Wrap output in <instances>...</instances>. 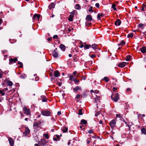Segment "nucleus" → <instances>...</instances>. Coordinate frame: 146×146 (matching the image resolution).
I'll list each match as a JSON object with an SVG mask.
<instances>
[{
	"label": "nucleus",
	"mask_w": 146,
	"mask_h": 146,
	"mask_svg": "<svg viewBox=\"0 0 146 146\" xmlns=\"http://www.w3.org/2000/svg\"><path fill=\"white\" fill-rule=\"evenodd\" d=\"M41 113L43 116H49L51 115V113L50 111L46 110L41 111Z\"/></svg>",
	"instance_id": "f257e3e1"
},
{
	"label": "nucleus",
	"mask_w": 146,
	"mask_h": 146,
	"mask_svg": "<svg viewBox=\"0 0 146 146\" xmlns=\"http://www.w3.org/2000/svg\"><path fill=\"white\" fill-rule=\"evenodd\" d=\"M111 98L115 102H117L119 98L118 93L113 94L111 96Z\"/></svg>",
	"instance_id": "f03ea898"
},
{
	"label": "nucleus",
	"mask_w": 146,
	"mask_h": 146,
	"mask_svg": "<svg viewBox=\"0 0 146 146\" xmlns=\"http://www.w3.org/2000/svg\"><path fill=\"white\" fill-rule=\"evenodd\" d=\"M52 56L54 58H56L58 57V53L57 50V48H56L54 50L52 51Z\"/></svg>",
	"instance_id": "7ed1b4c3"
},
{
	"label": "nucleus",
	"mask_w": 146,
	"mask_h": 146,
	"mask_svg": "<svg viewBox=\"0 0 146 146\" xmlns=\"http://www.w3.org/2000/svg\"><path fill=\"white\" fill-rule=\"evenodd\" d=\"M23 111L24 113L27 115H29L31 113L30 110L26 107L23 108Z\"/></svg>",
	"instance_id": "20e7f679"
},
{
	"label": "nucleus",
	"mask_w": 146,
	"mask_h": 146,
	"mask_svg": "<svg viewBox=\"0 0 146 146\" xmlns=\"http://www.w3.org/2000/svg\"><path fill=\"white\" fill-rule=\"evenodd\" d=\"M146 26V24H143L142 23H139L138 25V27L141 28L142 29H143L145 27V26ZM144 35L146 36V31L143 33Z\"/></svg>",
	"instance_id": "39448f33"
},
{
	"label": "nucleus",
	"mask_w": 146,
	"mask_h": 146,
	"mask_svg": "<svg viewBox=\"0 0 146 146\" xmlns=\"http://www.w3.org/2000/svg\"><path fill=\"white\" fill-rule=\"evenodd\" d=\"M116 121L115 120H112L110 123V124L111 127L112 128L114 127L115 126Z\"/></svg>",
	"instance_id": "423d86ee"
},
{
	"label": "nucleus",
	"mask_w": 146,
	"mask_h": 146,
	"mask_svg": "<svg viewBox=\"0 0 146 146\" xmlns=\"http://www.w3.org/2000/svg\"><path fill=\"white\" fill-rule=\"evenodd\" d=\"M30 132V130L27 127H26L25 129V131L23 132L24 135L26 136L29 134Z\"/></svg>",
	"instance_id": "0eeeda50"
},
{
	"label": "nucleus",
	"mask_w": 146,
	"mask_h": 146,
	"mask_svg": "<svg viewBox=\"0 0 146 146\" xmlns=\"http://www.w3.org/2000/svg\"><path fill=\"white\" fill-rule=\"evenodd\" d=\"M9 144L11 146H14V141L11 137H9L8 139Z\"/></svg>",
	"instance_id": "6e6552de"
},
{
	"label": "nucleus",
	"mask_w": 146,
	"mask_h": 146,
	"mask_svg": "<svg viewBox=\"0 0 146 146\" xmlns=\"http://www.w3.org/2000/svg\"><path fill=\"white\" fill-rule=\"evenodd\" d=\"M17 61V58L14 59L11 58L9 60V64H12L13 62L15 63Z\"/></svg>",
	"instance_id": "1a4fd4ad"
},
{
	"label": "nucleus",
	"mask_w": 146,
	"mask_h": 146,
	"mask_svg": "<svg viewBox=\"0 0 146 146\" xmlns=\"http://www.w3.org/2000/svg\"><path fill=\"white\" fill-rule=\"evenodd\" d=\"M86 19L88 21H90L92 20V17L91 15H88L86 17Z\"/></svg>",
	"instance_id": "9d476101"
},
{
	"label": "nucleus",
	"mask_w": 146,
	"mask_h": 146,
	"mask_svg": "<svg viewBox=\"0 0 146 146\" xmlns=\"http://www.w3.org/2000/svg\"><path fill=\"white\" fill-rule=\"evenodd\" d=\"M40 141L41 144L43 146H46V140L44 138L41 139Z\"/></svg>",
	"instance_id": "9b49d317"
},
{
	"label": "nucleus",
	"mask_w": 146,
	"mask_h": 146,
	"mask_svg": "<svg viewBox=\"0 0 146 146\" xmlns=\"http://www.w3.org/2000/svg\"><path fill=\"white\" fill-rule=\"evenodd\" d=\"M82 88L81 87L79 86H77L76 87L74 88L73 89V91L74 92H76L78 90H81Z\"/></svg>",
	"instance_id": "f8f14e48"
},
{
	"label": "nucleus",
	"mask_w": 146,
	"mask_h": 146,
	"mask_svg": "<svg viewBox=\"0 0 146 146\" xmlns=\"http://www.w3.org/2000/svg\"><path fill=\"white\" fill-rule=\"evenodd\" d=\"M126 63L125 62H123L118 64L117 66L121 68L124 67L126 65Z\"/></svg>",
	"instance_id": "ddd939ff"
},
{
	"label": "nucleus",
	"mask_w": 146,
	"mask_h": 146,
	"mask_svg": "<svg viewBox=\"0 0 146 146\" xmlns=\"http://www.w3.org/2000/svg\"><path fill=\"white\" fill-rule=\"evenodd\" d=\"M40 17V15L35 14L33 17V19L34 20H36L37 19H39Z\"/></svg>",
	"instance_id": "4468645a"
},
{
	"label": "nucleus",
	"mask_w": 146,
	"mask_h": 146,
	"mask_svg": "<svg viewBox=\"0 0 146 146\" xmlns=\"http://www.w3.org/2000/svg\"><path fill=\"white\" fill-rule=\"evenodd\" d=\"M60 75V74L58 70L55 71L54 72V76L56 77H58Z\"/></svg>",
	"instance_id": "2eb2a0df"
},
{
	"label": "nucleus",
	"mask_w": 146,
	"mask_h": 146,
	"mask_svg": "<svg viewBox=\"0 0 146 146\" xmlns=\"http://www.w3.org/2000/svg\"><path fill=\"white\" fill-rule=\"evenodd\" d=\"M59 47L63 51H64L66 49L65 46L63 44H60L59 46Z\"/></svg>",
	"instance_id": "dca6fc26"
},
{
	"label": "nucleus",
	"mask_w": 146,
	"mask_h": 146,
	"mask_svg": "<svg viewBox=\"0 0 146 146\" xmlns=\"http://www.w3.org/2000/svg\"><path fill=\"white\" fill-rule=\"evenodd\" d=\"M121 23V21L119 19H118L117 20V21H116L115 22V24L116 26H117V25L119 26L120 25Z\"/></svg>",
	"instance_id": "f3484780"
},
{
	"label": "nucleus",
	"mask_w": 146,
	"mask_h": 146,
	"mask_svg": "<svg viewBox=\"0 0 146 146\" xmlns=\"http://www.w3.org/2000/svg\"><path fill=\"white\" fill-rule=\"evenodd\" d=\"M55 6V4L53 3H52L48 6V8L50 9H51L52 8H54Z\"/></svg>",
	"instance_id": "a211bd4d"
},
{
	"label": "nucleus",
	"mask_w": 146,
	"mask_h": 146,
	"mask_svg": "<svg viewBox=\"0 0 146 146\" xmlns=\"http://www.w3.org/2000/svg\"><path fill=\"white\" fill-rule=\"evenodd\" d=\"M141 51L143 53H144L146 52V47H143L141 48Z\"/></svg>",
	"instance_id": "6ab92c4d"
},
{
	"label": "nucleus",
	"mask_w": 146,
	"mask_h": 146,
	"mask_svg": "<svg viewBox=\"0 0 146 146\" xmlns=\"http://www.w3.org/2000/svg\"><path fill=\"white\" fill-rule=\"evenodd\" d=\"M74 17V15H69V17L68 18V20L70 21H73V18Z\"/></svg>",
	"instance_id": "aec40b11"
},
{
	"label": "nucleus",
	"mask_w": 146,
	"mask_h": 146,
	"mask_svg": "<svg viewBox=\"0 0 146 146\" xmlns=\"http://www.w3.org/2000/svg\"><path fill=\"white\" fill-rule=\"evenodd\" d=\"M41 99L43 102H46V98L45 96H41Z\"/></svg>",
	"instance_id": "412c9836"
},
{
	"label": "nucleus",
	"mask_w": 146,
	"mask_h": 146,
	"mask_svg": "<svg viewBox=\"0 0 146 146\" xmlns=\"http://www.w3.org/2000/svg\"><path fill=\"white\" fill-rule=\"evenodd\" d=\"M91 47H92L94 50H95L98 48V45L96 44H93L92 45H91Z\"/></svg>",
	"instance_id": "4be33fe9"
},
{
	"label": "nucleus",
	"mask_w": 146,
	"mask_h": 146,
	"mask_svg": "<svg viewBox=\"0 0 146 146\" xmlns=\"http://www.w3.org/2000/svg\"><path fill=\"white\" fill-rule=\"evenodd\" d=\"M104 16V15L103 14H100V13H98V14L97 19L98 20H100L101 19L100 17H103Z\"/></svg>",
	"instance_id": "5701e85b"
},
{
	"label": "nucleus",
	"mask_w": 146,
	"mask_h": 146,
	"mask_svg": "<svg viewBox=\"0 0 146 146\" xmlns=\"http://www.w3.org/2000/svg\"><path fill=\"white\" fill-rule=\"evenodd\" d=\"M62 131L64 133H65L67 131L68 129L67 127H66L65 126L63 127L62 128Z\"/></svg>",
	"instance_id": "b1692460"
},
{
	"label": "nucleus",
	"mask_w": 146,
	"mask_h": 146,
	"mask_svg": "<svg viewBox=\"0 0 146 146\" xmlns=\"http://www.w3.org/2000/svg\"><path fill=\"white\" fill-rule=\"evenodd\" d=\"M38 124L36 122L34 123V124L33 125V127L35 129H37L38 128Z\"/></svg>",
	"instance_id": "393cba45"
},
{
	"label": "nucleus",
	"mask_w": 146,
	"mask_h": 146,
	"mask_svg": "<svg viewBox=\"0 0 146 146\" xmlns=\"http://www.w3.org/2000/svg\"><path fill=\"white\" fill-rule=\"evenodd\" d=\"M87 123V121L86 120L84 119H82L81 121L80 124H86Z\"/></svg>",
	"instance_id": "a878e982"
},
{
	"label": "nucleus",
	"mask_w": 146,
	"mask_h": 146,
	"mask_svg": "<svg viewBox=\"0 0 146 146\" xmlns=\"http://www.w3.org/2000/svg\"><path fill=\"white\" fill-rule=\"evenodd\" d=\"M75 8L78 10H80L81 9V7L79 4H76V5L75 6Z\"/></svg>",
	"instance_id": "bb28decb"
},
{
	"label": "nucleus",
	"mask_w": 146,
	"mask_h": 146,
	"mask_svg": "<svg viewBox=\"0 0 146 146\" xmlns=\"http://www.w3.org/2000/svg\"><path fill=\"white\" fill-rule=\"evenodd\" d=\"M7 84L8 86H11L13 85V82L10 81H8L7 82Z\"/></svg>",
	"instance_id": "cd10ccee"
},
{
	"label": "nucleus",
	"mask_w": 146,
	"mask_h": 146,
	"mask_svg": "<svg viewBox=\"0 0 146 146\" xmlns=\"http://www.w3.org/2000/svg\"><path fill=\"white\" fill-rule=\"evenodd\" d=\"M142 133L144 134H146V129L144 128H143L141 129Z\"/></svg>",
	"instance_id": "c85d7f7f"
},
{
	"label": "nucleus",
	"mask_w": 146,
	"mask_h": 146,
	"mask_svg": "<svg viewBox=\"0 0 146 146\" xmlns=\"http://www.w3.org/2000/svg\"><path fill=\"white\" fill-rule=\"evenodd\" d=\"M20 78H21L24 79L26 77V75L24 73L22 74L20 76Z\"/></svg>",
	"instance_id": "c756f323"
},
{
	"label": "nucleus",
	"mask_w": 146,
	"mask_h": 146,
	"mask_svg": "<svg viewBox=\"0 0 146 146\" xmlns=\"http://www.w3.org/2000/svg\"><path fill=\"white\" fill-rule=\"evenodd\" d=\"M84 47L86 48V49H88L90 48H91V45L89 44L85 45L84 46Z\"/></svg>",
	"instance_id": "7c9ffc66"
},
{
	"label": "nucleus",
	"mask_w": 146,
	"mask_h": 146,
	"mask_svg": "<svg viewBox=\"0 0 146 146\" xmlns=\"http://www.w3.org/2000/svg\"><path fill=\"white\" fill-rule=\"evenodd\" d=\"M125 44V42L123 40H122L121 41V42L119 44H118V45L119 46H123Z\"/></svg>",
	"instance_id": "2f4dec72"
},
{
	"label": "nucleus",
	"mask_w": 146,
	"mask_h": 146,
	"mask_svg": "<svg viewBox=\"0 0 146 146\" xmlns=\"http://www.w3.org/2000/svg\"><path fill=\"white\" fill-rule=\"evenodd\" d=\"M103 80H104L106 82H108L109 79L108 77H105L102 79Z\"/></svg>",
	"instance_id": "473e14b6"
},
{
	"label": "nucleus",
	"mask_w": 146,
	"mask_h": 146,
	"mask_svg": "<svg viewBox=\"0 0 146 146\" xmlns=\"http://www.w3.org/2000/svg\"><path fill=\"white\" fill-rule=\"evenodd\" d=\"M125 60L127 61H130L131 60V56L130 55L127 56L125 59Z\"/></svg>",
	"instance_id": "72a5a7b5"
},
{
	"label": "nucleus",
	"mask_w": 146,
	"mask_h": 146,
	"mask_svg": "<svg viewBox=\"0 0 146 146\" xmlns=\"http://www.w3.org/2000/svg\"><path fill=\"white\" fill-rule=\"evenodd\" d=\"M73 81L75 82V84L77 85L79 84H78L77 83L80 82L79 80H77L76 78L74 79Z\"/></svg>",
	"instance_id": "f704fd0d"
},
{
	"label": "nucleus",
	"mask_w": 146,
	"mask_h": 146,
	"mask_svg": "<svg viewBox=\"0 0 146 146\" xmlns=\"http://www.w3.org/2000/svg\"><path fill=\"white\" fill-rule=\"evenodd\" d=\"M43 136L45 137L46 139H48L49 138L48 135L47 133L44 134Z\"/></svg>",
	"instance_id": "c9c22d12"
},
{
	"label": "nucleus",
	"mask_w": 146,
	"mask_h": 146,
	"mask_svg": "<svg viewBox=\"0 0 146 146\" xmlns=\"http://www.w3.org/2000/svg\"><path fill=\"white\" fill-rule=\"evenodd\" d=\"M78 115H82L83 113H82V109H80L78 110Z\"/></svg>",
	"instance_id": "e433bc0d"
},
{
	"label": "nucleus",
	"mask_w": 146,
	"mask_h": 146,
	"mask_svg": "<svg viewBox=\"0 0 146 146\" xmlns=\"http://www.w3.org/2000/svg\"><path fill=\"white\" fill-rule=\"evenodd\" d=\"M133 36V35L132 33H130L129 34L127 35V37L129 38H132Z\"/></svg>",
	"instance_id": "4c0bfd02"
},
{
	"label": "nucleus",
	"mask_w": 146,
	"mask_h": 146,
	"mask_svg": "<svg viewBox=\"0 0 146 146\" xmlns=\"http://www.w3.org/2000/svg\"><path fill=\"white\" fill-rule=\"evenodd\" d=\"M116 6V5L114 4H112V5L111 7L114 10H115L117 9L116 8H115Z\"/></svg>",
	"instance_id": "58836bf2"
},
{
	"label": "nucleus",
	"mask_w": 146,
	"mask_h": 146,
	"mask_svg": "<svg viewBox=\"0 0 146 146\" xmlns=\"http://www.w3.org/2000/svg\"><path fill=\"white\" fill-rule=\"evenodd\" d=\"M18 64L19 65H20L19 67L21 68H22L23 66V64L22 62H18Z\"/></svg>",
	"instance_id": "ea45409f"
},
{
	"label": "nucleus",
	"mask_w": 146,
	"mask_h": 146,
	"mask_svg": "<svg viewBox=\"0 0 146 146\" xmlns=\"http://www.w3.org/2000/svg\"><path fill=\"white\" fill-rule=\"evenodd\" d=\"M4 90H0V94L2 96H3L5 95V93L4 92Z\"/></svg>",
	"instance_id": "a19ab883"
},
{
	"label": "nucleus",
	"mask_w": 146,
	"mask_h": 146,
	"mask_svg": "<svg viewBox=\"0 0 146 146\" xmlns=\"http://www.w3.org/2000/svg\"><path fill=\"white\" fill-rule=\"evenodd\" d=\"M100 98V97L99 96L98 97H97L95 98V101L97 102V101L99 100Z\"/></svg>",
	"instance_id": "79ce46f5"
},
{
	"label": "nucleus",
	"mask_w": 146,
	"mask_h": 146,
	"mask_svg": "<svg viewBox=\"0 0 146 146\" xmlns=\"http://www.w3.org/2000/svg\"><path fill=\"white\" fill-rule=\"evenodd\" d=\"M69 78H70V80H73V81H74V76H72V75L70 76Z\"/></svg>",
	"instance_id": "37998d69"
},
{
	"label": "nucleus",
	"mask_w": 146,
	"mask_h": 146,
	"mask_svg": "<svg viewBox=\"0 0 146 146\" xmlns=\"http://www.w3.org/2000/svg\"><path fill=\"white\" fill-rule=\"evenodd\" d=\"M92 9L93 7L92 6H91L88 10V11L89 12H93V11Z\"/></svg>",
	"instance_id": "c03bdc74"
},
{
	"label": "nucleus",
	"mask_w": 146,
	"mask_h": 146,
	"mask_svg": "<svg viewBox=\"0 0 146 146\" xmlns=\"http://www.w3.org/2000/svg\"><path fill=\"white\" fill-rule=\"evenodd\" d=\"M80 95L78 94L75 97V99H78L80 98Z\"/></svg>",
	"instance_id": "a18cd8bd"
},
{
	"label": "nucleus",
	"mask_w": 146,
	"mask_h": 146,
	"mask_svg": "<svg viewBox=\"0 0 146 146\" xmlns=\"http://www.w3.org/2000/svg\"><path fill=\"white\" fill-rule=\"evenodd\" d=\"M95 6L97 8H98L100 7V5L99 3H97L96 4Z\"/></svg>",
	"instance_id": "49530a36"
},
{
	"label": "nucleus",
	"mask_w": 146,
	"mask_h": 146,
	"mask_svg": "<svg viewBox=\"0 0 146 146\" xmlns=\"http://www.w3.org/2000/svg\"><path fill=\"white\" fill-rule=\"evenodd\" d=\"M100 114V112L99 111H97L95 114V116L96 117H97L98 115Z\"/></svg>",
	"instance_id": "de8ad7c7"
},
{
	"label": "nucleus",
	"mask_w": 146,
	"mask_h": 146,
	"mask_svg": "<svg viewBox=\"0 0 146 146\" xmlns=\"http://www.w3.org/2000/svg\"><path fill=\"white\" fill-rule=\"evenodd\" d=\"M93 132V130L91 129L90 130L88 131V133L89 134H91Z\"/></svg>",
	"instance_id": "09e8293b"
},
{
	"label": "nucleus",
	"mask_w": 146,
	"mask_h": 146,
	"mask_svg": "<svg viewBox=\"0 0 146 146\" xmlns=\"http://www.w3.org/2000/svg\"><path fill=\"white\" fill-rule=\"evenodd\" d=\"M91 139L90 138H89V139H88L87 140V144H89L90 142V141H91Z\"/></svg>",
	"instance_id": "8fccbe9b"
},
{
	"label": "nucleus",
	"mask_w": 146,
	"mask_h": 146,
	"mask_svg": "<svg viewBox=\"0 0 146 146\" xmlns=\"http://www.w3.org/2000/svg\"><path fill=\"white\" fill-rule=\"evenodd\" d=\"M53 38L54 39H56V38L58 39V36L57 35H55L53 36Z\"/></svg>",
	"instance_id": "3c124183"
},
{
	"label": "nucleus",
	"mask_w": 146,
	"mask_h": 146,
	"mask_svg": "<svg viewBox=\"0 0 146 146\" xmlns=\"http://www.w3.org/2000/svg\"><path fill=\"white\" fill-rule=\"evenodd\" d=\"M99 92V91L98 90H95L94 91V93L96 94H98Z\"/></svg>",
	"instance_id": "603ef678"
},
{
	"label": "nucleus",
	"mask_w": 146,
	"mask_h": 146,
	"mask_svg": "<svg viewBox=\"0 0 146 146\" xmlns=\"http://www.w3.org/2000/svg\"><path fill=\"white\" fill-rule=\"evenodd\" d=\"M113 91L115 92H116L117 89V88L115 87H113Z\"/></svg>",
	"instance_id": "864d4df0"
},
{
	"label": "nucleus",
	"mask_w": 146,
	"mask_h": 146,
	"mask_svg": "<svg viewBox=\"0 0 146 146\" xmlns=\"http://www.w3.org/2000/svg\"><path fill=\"white\" fill-rule=\"evenodd\" d=\"M55 136L57 138L56 139H60V136L59 135H55Z\"/></svg>",
	"instance_id": "5fc2aeb1"
},
{
	"label": "nucleus",
	"mask_w": 146,
	"mask_h": 146,
	"mask_svg": "<svg viewBox=\"0 0 146 146\" xmlns=\"http://www.w3.org/2000/svg\"><path fill=\"white\" fill-rule=\"evenodd\" d=\"M35 80L36 81H38L39 79V78L38 77H36L35 78Z\"/></svg>",
	"instance_id": "6e6d98bb"
},
{
	"label": "nucleus",
	"mask_w": 146,
	"mask_h": 146,
	"mask_svg": "<svg viewBox=\"0 0 146 146\" xmlns=\"http://www.w3.org/2000/svg\"><path fill=\"white\" fill-rule=\"evenodd\" d=\"M116 116L117 117L120 118L121 117V115L120 114H117L116 115Z\"/></svg>",
	"instance_id": "4d7b16f0"
},
{
	"label": "nucleus",
	"mask_w": 146,
	"mask_h": 146,
	"mask_svg": "<svg viewBox=\"0 0 146 146\" xmlns=\"http://www.w3.org/2000/svg\"><path fill=\"white\" fill-rule=\"evenodd\" d=\"M125 123L127 125L128 127H129V129L130 130V127H131V125H132V124H131V125H129L127 124L126 123V122H125Z\"/></svg>",
	"instance_id": "13d9d810"
},
{
	"label": "nucleus",
	"mask_w": 146,
	"mask_h": 146,
	"mask_svg": "<svg viewBox=\"0 0 146 146\" xmlns=\"http://www.w3.org/2000/svg\"><path fill=\"white\" fill-rule=\"evenodd\" d=\"M95 56H96V55H94V54H92V55H91L90 56V57L91 58H94V57H95Z\"/></svg>",
	"instance_id": "bf43d9fd"
},
{
	"label": "nucleus",
	"mask_w": 146,
	"mask_h": 146,
	"mask_svg": "<svg viewBox=\"0 0 146 146\" xmlns=\"http://www.w3.org/2000/svg\"><path fill=\"white\" fill-rule=\"evenodd\" d=\"M57 114L58 115H60L61 114V113L60 111H58L57 112Z\"/></svg>",
	"instance_id": "052dcab7"
},
{
	"label": "nucleus",
	"mask_w": 146,
	"mask_h": 146,
	"mask_svg": "<svg viewBox=\"0 0 146 146\" xmlns=\"http://www.w3.org/2000/svg\"><path fill=\"white\" fill-rule=\"evenodd\" d=\"M57 139L56 138H55V137L53 138V140L55 141H57Z\"/></svg>",
	"instance_id": "680f3d73"
},
{
	"label": "nucleus",
	"mask_w": 146,
	"mask_h": 146,
	"mask_svg": "<svg viewBox=\"0 0 146 146\" xmlns=\"http://www.w3.org/2000/svg\"><path fill=\"white\" fill-rule=\"evenodd\" d=\"M52 40V38H48V41H50Z\"/></svg>",
	"instance_id": "e2e57ef3"
},
{
	"label": "nucleus",
	"mask_w": 146,
	"mask_h": 146,
	"mask_svg": "<svg viewBox=\"0 0 146 146\" xmlns=\"http://www.w3.org/2000/svg\"><path fill=\"white\" fill-rule=\"evenodd\" d=\"M70 13L71 14V15H74V11H73L72 12Z\"/></svg>",
	"instance_id": "0e129e2a"
},
{
	"label": "nucleus",
	"mask_w": 146,
	"mask_h": 146,
	"mask_svg": "<svg viewBox=\"0 0 146 146\" xmlns=\"http://www.w3.org/2000/svg\"><path fill=\"white\" fill-rule=\"evenodd\" d=\"M99 123L100 124H102L103 123V121L102 120H101L99 121Z\"/></svg>",
	"instance_id": "69168bd1"
},
{
	"label": "nucleus",
	"mask_w": 146,
	"mask_h": 146,
	"mask_svg": "<svg viewBox=\"0 0 146 146\" xmlns=\"http://www.w3.org/2000/svg\"><path fill=\"white\" fill-rule=\"evenodd\" d=\"M77 73V72L76 71H74L73 73V74L74 75H75Z\"/></svg>",
	"instance_id": "338daca9"
},
{
	"label": "nucleus",
	"mask_w": 146,
	"mask_h": 146,
	"mask_svg": "<svg viewBox=\"0 0 146 146\" xmlns=\"http://www.w3.org/2000/svg\"><path fill=\"white\" fill-rule=\"evenodd\" d=\"M51 119L52 120L54 121H55V119L53 117L51 118Z\"/></svg>",
	"instance_id": "774afa93"
}]
</instances>
